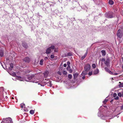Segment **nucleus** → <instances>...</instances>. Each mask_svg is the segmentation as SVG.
<instances>
[{
	"instance_id": "obj_9",
	"label": "nucleus",
	"mask_w": 123,
	"mask_h": 123,
	"mask_svg": "<svg viewBox=\"0 0 123 123\" xmlns=\"http://www.w3.org/2000/svg\"><path fill=\"white\" fill-rule=\"evenodd\" d=\"M24 61L25 62H30V60L29 57H26L24 59Z\"/></svg>"
},
{
	"instance_id": "obj_2",
	"label": "nucleus",
	"mask_w": 123,
	"mask_h": 123,
	"mask_svg": "<svg viewBox=\"0 0 123 123\" xmlns=\"http://www.w3.org/2000/svg\"><path fill=\"white\" fill-rule=\"evenodd\" d=\"M11 118L8 117L3 119L1 123H12Z\"/></svg>"
},
{
	"instance_id": "obj_8",
	"label": "nucleus",
	"mask_w": 123,
	"mask_h": 123,
	"mask_svg": "<svg viewBox=\"0 0 123 123\" xmlns=\"http://www.w3.org/2000/svg\"><path fill=\"white\" fill-rule=\"evenodd\" d=\"M49 74V72L47 70L45 71L43 73L44 77L45 78H47Z\"/></svg>"
},
{
	"instance_id": "obj_30",
	"label": "nucleus",
	"mask_w": 123,
	"mask_h": 123,
	"mask_svg": "<svg viewBox=\"0 0 123 123\" xmlns=\"http://www.w3.org/2000/svg\"><path fill=\"white\" fill-rule=\"evenodd\" d=\"M72 77V75L71 74H69L68 75V77L70 79H71Z\"/></svg>"
},
{
	"instance_id": "obj_48",
	"label": "nucleus",
	"mask_w": 123,
	"mask_h": 123,
	"mask_svg": "<svg viewBox=\"0 0 123 123\" xmlns=\"http://www.w3.org/2000/svg\"><path fill=\"white\" fill-rule=\"evenodd\" d=\"M115 99H116V100H117L118 99V97H117L116 98H115Z\"/></svg>"
},
{
	"instance_id": "obj_10",
	"label": "nucleus",
	"mask_w": 123,
	"mask_h": 123,
	"mask_svg": "<svg viewBox=\"0 0 123 123\" xmlns=\"http://www.w3.org/2000/svg\"><path fill=\"white\" fill-rule=\"evenodd\" d=\"M109 59L108 58L107 59L106 61L104 62L105 64L107 66L109 65Z\"/></svg>"
},
{
	"instance_id": "obj_45",
	"label": "nucleus",
	"mask_w": 123,
	"mask_h": 123,
	"mask_svg": "<svg viewBox=\"0 0 123 123\" xmlns=\"http://www.w3.org/2000/svg\"><path fill=\"white\" fill-rule=\"evenodd\" d=\"M57 74L60 75H61V73L60 72H57Z\"/></svg>"
},
{
	"instance_id": "obj_20",
	"label": "nucleus",
	"mask_w": 123,
	"mask_h": 123,
	"mask_svg": "<svg viewBox=\"0 0 123 123\" xmlns=\"http://www.w3.org/2000/svg\"><path fill=\"white\" fill-rule=\"evenodd\" d=\"M44 61V60L43 59H42L40 60V64L41 65H43V62Z\"/></svg>"
},
{
	"instance_id": "obj_11",
	"label": "nucleus",
	"mask_w": 123,
	"mask_h": 123,
	"mask_svg": "<svg viewBox=\"0 0 123 123\" xmlns=\"http://www.w3.org/2000/svg\"><path fill=\"white\" fill-rule=\"evenodd\" d=\"M87 53H88V50H87L85 54L84 55V56H83L81 57V60H83L85 58V57L87 55Z\"/></svg>"
},
{
	"instance_id": "obj_4",
	"label": "nucleus",
	"mask_w": 123,
	"mask_h": 123,
	"mask_svg": "<svg viewBox=\"0 0 123 123\" xmlns=\"http://www.w3.org/2000/svg\"><path fill=\"white\" fill-rule=\"evenodd\" d=\"M91 66L89 64H86L84 66V68L86 71H88L90 69Z\"/></svg>"
},
{
	"instance_id": "obj_6",
	"label": "nucleus",
	"mask_w": 123,
	"mask_h": 123,
	"mask_svg": "<svg viewBox=\"0 0 123 123\" xmlns=\"http://www.w3.org/2000/svg\"><path fill=\"white\" fill-rule=\"evenodd\" d=\"M117 35L118 37L120 38H121L122 36L123 35L122 33L121 32V30L120 29L118 30L117 33Z\"/></svg>"
},
{
	"instance_id": "obj_26",
	"label": "nucleus",
	"mask_w": 123,
	"mask_h": 123,
	"mask_svg": "<svg viewBox=\"0 0 123 123\" xmlns=\"http://www.w3.org/2000/svg\"><path fill=\"white\" fill-rule=\"evenodd\" d=\"M105 71L108 72H109V71H110V70L107 68L105 67Z\"/></svg>"
},
{
	"instance_id": "obj_23",
	"label": "nucleus",
	"mask_w": 123,
	"mask_h": 123,
	"mask_svg": "<svg viewBox=\"0 0 123 123\" xmlns=\"http://www.w3.org/2000/svg\"><path fill=\"white\" fill-rule=\"evenodd\" d=\"M48 85L50 87H51L52 86V84L51 81H49V82L48 83Z\"/></svg>"
},
{
	"instance_id": "obj_41",
	"label": "nucleus",
	"mask_w": 123,
	"mask_h": 123,
	"mask_svg": "<svg viewBox=\"0 0 123 123\" xmlns=\"http://www.w3.org/2000/svg\"><path fill=\"white\" fill-rule=\"evenodd\" d=\"M2 90V91H4V90L3 89V87H1L0 88V91Z\"/></svg>"
},
{
	"instance_id": "obj_7",
	"label": "nucleus",
	"mask_w": 123,
	"mask_h": 123,
	"mask_svg": "<svg viewBox=\"0 0 123 123\" xmlns=\"http://www.w3.org/2000/svg\"><path fill=\"white\" fill-rule=\"evenodd\" d=\"M17 77L20 79V80L21 81H23V80H25L26 81H28V80H27V79H26V78L25 77H21L19 76H17Z\"/></svg>"
},
{
	"instance_id": "obj_21",
	"label": "nucleus",
	"mask_w": 123,
	"mask_h": 123,
	"mask_svg": "<svg viewBox=\"0 0 123 123\" xmlns=\"http://www.w3.org/2000/svg\"><path fill=\"white\" fill-rule=\"evenodd\" d=\"M109 3L111 5H112L113 4V1L112 0H110L109 1Z\"/></svg>"
},
{
	"instance_id": "obj_50",
	"label": "nucleus",
	"mask_w": 123,
	"mask_h": 123,
	"mask_svg": "<svg viewBox=\"0 0 123 123\" xmlns=\"http://www.w3.org/2000/svg\"><path fill=\"white\" fill-rule=\"evenodd\" d=\"M121 109H123V105L121 106Z\"/></svg>"
},
{
	"instance_id": "obj_49",
	"label": "nucleus",
	"mask_w": 123,
	"mask_h": 123,
	"mask_svg": "<svg viewBox=\"0 0 123 123\" xmlns=\"http://www.w3.org/2000/svg\"><path fill=\"white\" fill-rule=\"evenodd\" d=\"M82 79H85V76H83L82 78Z\"/></svg>"
},
{
	"instance_id": "obj_34",
	"label": "nucleus",
	"mask_w": 123,
	"mask_h": 123,
	"mask_svg": "<svg viewBox=\"0 0 123 123\" xmlns=\"http://www.w3.org/2000/svg\"><path fill=\"white\" fill-rule=\"evenodd\" d=\"M88 74L89 75H90V76L92 74V72L91 71V72H89L88 73Z\"/></svg>"
},
{
	"instance_id": "obj_37",
	"label": "nucleus",
	"mask_w": 123,
	"mask_h": 123,
	"mask_svg": "<svg viewBox=\"0 0 123 123\" xmlns=\"http://www.w3.org/2000/svg\"><path fill=\"white\" fill-rule=\"evenodd\" d=\"M70 69H71L70 68V66H68L67 68V69L68 70H69Z\"/></svg>"
},
{
	"instance_id": "obj_35",
	"label": "nucleus",
	"mask_w": 123,
	"mask_h": 123,
	"mask_svg": "<svg viewBox=\"0 0 123 123\" xmlns=\"http://www.w3.org/2000/svg\"><path fill=\"white\" fill-rule=\"evenodd\" d=\"M50 57L52 59H53L54 57V55H51L50 56Z\"/></svg>"
},
{
	"instance_id": "obj_29",
	"label": "nucleus",
	"mask_w": 123,
	"mask_h": 123,
	"mask_svg": "<svg viewBox=\"0 0 123 123\" xmlns=\"http://www.w3.org/2000/svg\"><path fill=\"white\" fill-rule=\"evenodd\" d=\"M12 75L13 76H16V74L15 72H13L12 73Z\"/></svg>"
},
{
	"instance_id": "obj_3",
	"label": "nucleus",
	"mask_w": 123,
	"mask_h": 123,
	"mask_svg": "<svg viewBox=\"0 0 123 123\" xmlns=\"http://www.w3.org/2000/svg\"><path fill=\"white\" fill-rule=\"evenodd\" d=\"M55 48V47L53 45L51 46L50 47L46 49L45 52L47 54L50 53L52 51V50L54 49Z\"/></svg>"
},
{
	"instance_id": "obj_38",
	"label": "nucleus",
	"mask_w": 123,
	"mask_h": 123,
	"mask_svg": "<svg viewBox=\"0 0 123 123\" xmlns=\"http://www.w3.org/2000/svg\"><path fill=\"white\" fill-rule=\"evenodd\" d=\"M3 94L2 93H1V94H0V99L2 98V97L3 96Z\"/></svg>"
},
{
	"instance_id": "obj_13",
	"label": "nucleus",
	"mask_w": 123,
	"mask_h": 123,
	"mask_svg": "<svg viewBox=\"0 0 123 123\" xmlns=\"http://www.w3.org/2000/svg\"><path fill=\"white\" fill-rule=\"evenodd\" d=\"M22 45L25 48H26L28 47V45L27 44L25 43H22Z\"/></svg>"
},
{
	"instance_id": "obj_24",
	"label": "nucleus",
	"mask_w": 123,
	"mask_h": 123,
	"mask_svg": "<svg viewBox=\"0 0 123 123\" xmlns=\"http://www.w3.org/2000/svg\"><path fill=\"white\" fill-rule=\"evenodd\" d=\"M20 105L21 108H23L25 107V104H24L22 103Z\"/></svg>"
},
{
	"instance_id": "obj_19",
	"label": "nucleus",
	"mask_w": 123,
	"mask_h": 123,
	"mask_svg": "<svg viewBox=\"0 0 123 123\" xmlns=\"http://www.w3.org/2000/svg\"><path fill=\"white\" fill-rule=\"evenodd\" d=\"M78 73H75L73 74L74 77V79H76L77 76L78 75Z\"/></svg>"
},
{
	"instance_id": "obj_46",
	"label": "nucleus",
	"mask_w": 123,
	"mask_h": 123,
	"mask_svg": "<svg viewBox=\"0 0 123 123\" xmlns=\"http://www.w3.org/2000/svg\"><path fill=\"white\" fill-rule=\"evenodd\" d=\"M118 74V73H113V74L112 75H117Z\"/></svg>"
},
{
	"instance_id": "obj_47",
	"label": "nucleus",
	"mask_w": 123,
	"mask_h": 123,
	"mask_svg": "<svg viewBox=\"0 0 123 123\" xmlns=\"http://www.w3.org/2000/svg\"><path fill=\"white\" fill-rule=\"evenodd\" d=\"M63 66H64V67H66V66H67V65H66V64H64V65H63Z\"/></svg>"
},
{
	"instance_id": "obj_32",
	"label": "nucleus",
	"mask_w": 123,
	"mask_h": 123,
	"mask_svg": "<svg viewBox=\"0 0 123 123\" xmlns=\"http://www.w3.org/2000/svg\"><path fill=\"white\" fill-rule=\"evenodd\" d=\"M92 67L94 68H95L96 67V65H95V64H92Z\"/></svg>"
},
{
	"instance_id": "obj_28",
	"label": "nucleus",
	"mask_w": 123,
	"mask_h": 123,
	"mask_svg": "<svg viewBox=\"0 0 123 123\" xmlns=\"http://www.w3.org/2000/svg\"><path fill=\"white\" fill-rule=\"evenodd\" d=\"M72 52H69L68 53V56H71L72 55Z\"/></svg>"
},
{
	"instance_id": "obj_5",
	"label": "nucleus",
	"mask_w": 123,
	"mask_h": 123,
	"mask_svg": "<svg viewBox=\"0 0 123 123\" xmlns=\"http://www.w3.org/2000/svg\"><path fill=\"white\" fill-rule=\"evenodd\" d=\"M113 13L112 12H109L107 14H105V16L107 18H112L113 17Z\"/></svg>"
},
{
	"instance_id": "obj_56",
	"label": "nucleus",
	"mask_w": 123,
	"mask_h": 123,
	"mask_svg": "<svg viewBox=\"0 0 123 123\" xmlns=\"http://www.w3.org/2000/svg\"><path fill=\"white\" fill-rule=\"evenodd\" d=\"M41 86H42L41 85Z\"/></svg>"
},
{
	"instance_id": "obj_17",
	"label": "nucleus",
	"mask_w": 123,
	"mask_h": 123,
	"mask_svg": "<svg viewBox=\"0 0 123 123\" xmlns=\"http://www.w3.org/2000/svg\"><path fill=\"white\" fill-rule=\"evenodd\" d=\"M120 84L119 85V87L120 88L123 87V83H121V82H119Z\"/></svg>"
},
{
	"instance_id": "obj_52",
	"label": "nucleus",
	"mask_w": 123,
	"mask_h": 123,
	"mask_svg": "<svg viewBox=\"0 0 123 123\" xmlns=\"http://www.w3.org/2000/svg\"><path fill=\"white\" fill-rule=\"evenodd\" d=\"M100 113V112H98V116H99V113Z\"/></svg>"
},
{
	"instance_id": "obj_33",
	"label": "nucleus",
	"mask_w": 123,
	"mask_h": 123,
	"mask_svg": "<svg viewBox=\"0 0 123 123\" xmlns=\"http://www.w3.org/2000/svg\"><path fill=\"white\" fill-rule=\"evenodd\" d=\"M118 95L119 96L121 97L122 95L121 93L119 92L118 93Z\"/></svg>"
},
{
	"instance_id": "obj_54",
	"label": "nucleus",
	"mask_w": 123,
	"mask_h": 123,
	"mask_svg": "<svg viewBox=\"0 0 123 123\" xmlns=\"http://www.w3.org/2000/svg\"><path fill=\"white\" fill-rule=\"evenodd\" d=\"M122 96L123 97V94H122Z\"/></svg>"
},
{
	"instance_id": "obj_36",
	"label": "nucleus",
	"mask_w": 123,
	"mask_h": 123,
	"mask_svg": "<svg viewBox=\"0 0 123 123\" xmlns=\"http://www.w3.org/2000/svg\"><path fill=\"white\" fill-rule=\"evenodd\" d=\"M48 59V58L47 57H45L44 58V59L45 61H46Z\"/></svg>"
},
{
	"instance_id": "obj_43",
	"label": "nucleus",
	"mask_w": 123,
	"mask_h": 123,
	"mask_svg": "<svg viewBox=\"0 0 123 123\" xmlns=\"http://www.w3.org/2000/svg\"><path fill=\"white\" fill-rule=\"evenodd\" d=\"M69 71L70 73H71L72 72V70L71 69L69 70Z\"/></svg>"
},
{
	"instance_id": "obj_55",
	"label": "nucleus",
	"mask_w": 123,
	"mask_h": 123,
	"mask_svg": "<svg viewBox=\"0 0 123 123\" xmlns=\"http://www.w3.org/2000/svg\"><path fill=\"white\" fill-rule=\"evenodd\" d=\"M12 99H13V97H12Z\"/></svg>"
},
{
	"instance_id": "obj_22",
	"label": "nucleus",
	"mask_w": 123,
	"mask_h": 123,
	"mask_svg": "<svg viewBox=\"0 0 123 123\" xmlns=\"http://www.w3.org/2000/svg\"><path fill=\"white\" fill-rule=\"evenodd\" d=\"M30 113L31 114H34V111L33 110H31L30 111Z\"/></svg>"
},
{
	"instance_id": "obj_16",
	"label": "nucleus",
	"mask_w": 123,
	"mask_h": 123,
	"mask_svg": "<svg viewBox=\"0 0 123 123\" xmlns=\"http://www.w3.org/2000/svg\"><path fill=\"white\" fill-rule=\"evenodd\" d=\"M101 52L103 56H105L106 55V52L104 50H102L101 51Z\"/></svg>"
},
{
	"instance_id": "obj_42",
	"label": "nucleus",
	"mask_w": 123,
	"mask_h": 123,
	"mask_svg": "<svg viewBox=\"0 0 123 123\" xmlns=\"http://www.w3.org/2000/svg\"><path fill=\"white\" fill-rule=\"evenodd\" d=\"M117 94L116 93H114L113 94V97H115L117 96Z\"/></svg>"
},
{
	"instance_id": "obj_15",
	"label": "nucleus",
	"mask_w": 123,
	"mask_h": 123,
	"mask_svg": "<svg viewBox=\"0 0 123 123\" xmlns=\"http://www.w3.org/2000/svg\"><path fill=\"white\" fill-rule=\"evenodd\" d=\"M10 67L9 68V69L10 70H11L12 68H13V65L12 63H11L10 64Z\"/></svg>"
},
{
	"instance_id": "obj_44",
	"label": "nucleus",
	"mask_w": 123,
	"mask_h": 123,
	"mask_svg": "<svg viewBox=\"0 0 123 123\" xmlns=\"http://www.w3.org/2000/svg\"><path fill=\"white\" fill-rule=\"evenodd\" d=\"M101 61H105V58H102L101 60Z\"/></svg>"
},
{
	"instance_id": "obj_40",
	"label": "nucleus",
	"mask_w": 123,
	"mask_h": 123,
	"mask_svg": "<svg viewBox=\"0 0 123 123\" xmlns=\"http://www.w3.org/2000/svg\"><path fill=\"white\" fill-rule=\"evenodd\" d=\"M108 73H109V74H111L112 75V74H113V73L110 70L109 71V72H108Z\"/></svg>"
},
{
	"instance_id": "obj_14",
	"label": "nucleus",
	"mask_w": 123,
	"mask_h": 123,
	"mask_svg": "<svg viewBox=\"0 0 123 123\" xmlns=\"http://www.w3.org/2000/svg\"><path fill=\"white\" fill-rule=\"evenodd\" d=\"M86 71H84L82 72V73L81 74V75L82 76H85V75H86L87 73L86 72Z\"/></svg>"
},
{
	"instance_id": "obj_27",
	"label": "nucleus",
	"mask_w": 123,
	"mask_h": 123,
	"mask_svg": "<svg viewBox=\"0 0 123 123\" xmlns=\"http://www.w3.org/2000/svg\"><path fill=\"white\" fill-rule=\"evenodd\" d=\"M63 74L66 75L67 74V72L66 71L64 70L63 71Z\"/></svg>"
},
{
	"instance_id": "obj_18",
	"label": "nucleus",
	"mask_w": 123,
	"mask_h": 123,
	"mask_svg": "<svg viewBox=\"0 0 123 123\" xmlns=\"http://www.w3.org/2000/svg\"><path fill=\"white\" fill-rule=\"evenodd\" d=\"M0 55L1 57H2L3 55V52L2 50H0Z\"/></svg>"
},
{
	"instance_id": "obj_12",
	"label": "nucleus",
	"mask_w": 123,
	"mask_h": 123,
	"mask_svg": "<svg viewBox=\"0 0 123 123\" xmlns=\"http://www.w3.org/2000/svg\"><path fill=\"white\" fill-rule=\"evenodd\" d=\"M99 72V70L98 69H96L93 72V74H97Z\"/></svg>"
},
{
	"instance_id": "obj_51",
	"label": "nucleus",
	"mask_w": 123,
	"mask_h": 123,
	"mask_svg": "<svg viewBox=\"0 0 123 123\" xmlns=\"http://www.w3.org/2000/svg\"><path fill=\"white\" fill-rule=\"evenodd\" d=\"M0 63L1 64V65H2V66L3 67V68L4 69H5V68H4V67H3V65H2V63Z\"/></svg>"
},
{
	"instance_id": "obj_39",
	"label": "nucleus",
	"mask_w": 123,
	"mask_h": 123,
	"mask_svg": "<svg viewBox=\"0 0 123 123\" xmlns=\"http://www.w3.org/2000/svg\"><path fill=\"white\" fill-rule=\"evenodd\" d=\"M70 64V63L69 61H68L67 62V64L68 66H69V65Z\"/></svg>"
},
{
	"instance_id": "obj_31",
	"label": "nucleus",
	"mask_w": 123,
	"mask_h": 123,
	"mask_svg": "<svg viewBox=\"0 0 123 123\" xmlns=\"http://www.w3.org/2000/svg\"><path fill=\"white\" fill-rule=\"evenodd\" d=\"M106 117V116H104L101 117V118L103 119H105Z\"/></svg>"
},
{
	"instance_id": "obj_1",
	"label": "nucleus",
	"mask_w": 123,
	"mask_h": 123,
	"mask_svg": "<svg viewBox=\"0 0 123 123\" xmlns=\"http://www.w3.org/2000/svg\"><path fill=\"white\" fill-rule=\"evenodd\" d=\"M34 78V76H33L29 75L27 77V79L26 78V79H27V80H28V81H30L36 83H38V81H36L35 80H33Z\"/></svg>"
},
{
	"instance_id": "obj_25",
	"label": "nucleus",
	"mask_w": 123,
	"mask_h": 123,
	"mask_svg": "<svg viewBox=\"0 0 123 123\" xmlns=\"http://www.w3.org/2000/svg\"><path fill=\"white\" fill-rule=\"evenodd\" d=\"M106 98L105 100L103 101V103L104 104H105L106 103V102L108 101V99H106Z\"/></svg>"
},
{
	"instance_id": "obj_53",
	"label": "nucleus",
	"mask_w": 123,
	"mask_h": 123,
	"mask_svg": "<svg viewBox=\"0 0 123 123\" xmlns=\"http://www.w3.org/2000/svg\"><path fill=\"white\" fill-rule=\"evenodd\" d=\"M54 4H55V2L54 3Z\"/></svg>"
}]
</instances>
